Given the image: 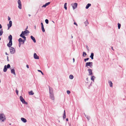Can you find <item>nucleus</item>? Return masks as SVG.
Returning <instances> with one entry per match:
<instances>
[{"instance_id":"2","label":"nucleus","mask_w":126,"mask_h":126,"mask_svg":"<svg viewBox=\"0 0 126 126\" xmlns=\"http://www.w3.org/2000/svg\"><path fill=\"white\" fill-rule=\"evenodd\" d=\"M0 119L2 122H4L6 119L5 116L4 114L0 113Z\"/></svg>"},{"instance_id":"42","label":"nucleus","mask_w":126,"mask_h":126,"mask_svg":"<svg viewBox=\"0 0 126 126\" xmlns=\"http://www.w3.org/2000/svg\"><path fill=\"white\" fill-rule=\"evenodd\" d=\"M21 44H22L21 43L19 42V47H20L21 45Z\"/></svg>"},{"instance_id":"33","label":"nucleus","mask_w":126,"mask_h":126,"mask_svg":"<svg viewBox=\"0 0 126 126\" xmlns=\"http://www.w3.org/2000/svg\"><path fill=\"white\" fill-rule=\"evenodd\" d=\"M121 24L120 23H118V28L119 29L121 27Z\"/></svg>"},{"instance_id":"11","label":"nucleus","mask_w":126,"mask_h":126,"mask_svg":"<svg viewBox=\"0 0 126 126\" xmlns=\"http://www.w3.org/2000/svg\"><path fill=\"white\" fill-rule=\"evenodd\" d=\"M88 71L89 75H92L93 74V73L92 72V71L91 69H89L88 70Z\"/></svg>"},{"instance_id":"20","label":"nucleus","mask_w":126,"mask_h":126,"mask_svg":"<svg viewBox=\"0 0 126 126\" xmlns=\"http://www.w3.org/2000/svg\"><path fill=\"white\" fill-rule=\"evenodd\" d=\"M91 5V4L90 3H88L85 7V8L86 9H88L90 7Z\"/></svg>"},{"instance_id":"25","label":"nucleus","mask_w":126,"mask_h":126,"mask_svg":"<svg viewBox=\"0 0 126 126\" xmlns=\"http://www.w3.org/2000/svg\"><path fill=\"white\" fill-rule=\"evenodd\" d=\"M29 93L30 95H33L34 94V93L32 91H31Z\"/></svg>"},{"instance_id":"46","label":"nucleus","mask_w":126,"mask_h":126,"mask_svg":"<svg viewBox=\"0 0 126 126\" xmlns=\"http://www.w3.org/2000/svg\"><path fill=\"white\" fill-rule=\"evenodd\" d=\"M7 60L8 61H9V59H8V57L7 56Z\"/></svg>"},{"instance_id":"6","label":"nucleus","mask_w":126,"mask_h":126,"mask_svg":"<svg viewBox=\"0 0 126 126\" xmlns=\"http://www.w3.org/2000/svg\"><path fill=\"white\" fill-rule=\"evenodd\" d=\"M20 99L21 102L25 104H27L28 103L27 102H26L24 99L23 98V97L21 96H20Z\"/></svg>"},{"instance_id":"16","label":"nucleus","mask_w":126,"mask_h":126,"mask_svg":"<svg viewBox=\"0 0 126 126\" xmlns=\"http://www.w3.org/2000/svg\"><path fill=\"white\" fill-rule=\"evenodd\" d=\"M21 121L25 123L27 122V120L25 118H21Z\"/></svg>"},{"instance_id":"52","label":"nucleus","mask_w":126,"mask_h":126,"mask_svg":"<svg viewBox=\"0 0 126 126\" xmlns=\"http://www.w3.org/2000/svg\"><path fill=\"white\" fill-rule=\"evenodd\" d=\"M34 28L35 29H36V26H34Z\"/></svg>"},{"instance_id":"45","label":"nucleus","mask_w":126,"mask_h":126,"mask_svg":"<svg viewBox=\"0 0 126 126\" xmlns=\"http://www.w3.org/2000/svg\"><path fill=\"white\" fill-rule=\"evenodd\" d=\"M11 18H10L9 17V16H8V20H10Z\"/></svg>"},{"instance_id":"28","label":"nucleus","mask_w":126,"mask_h":126,"mask_svg":"<svg viewBox=\"0 0 126 126\" xmlns=\"http://www.w3.org/2000/svg\"><path fill=\"white\" fill-rule=\"evenodd\" d=\"M74 78V76L72 75H70L69 76V78L71 79H72Z\"/></svg>"},{"instance_id":"41","label":"nucleus","mask_w":126,"mask_h":126,"mask_svg":"<svg viewBox=\"0 0 126 126\" xmlns=\"http://www.w3.org/2000/svg\"><path fill=\"white\" fill-rule=\"evenodd\" d=\"M86 48H87L88 51H89V47H88V46L87 45H86Z\"/></svg>"},{"instance_id":"18","label":"nucleus","mask_w":126,"mask_h":126,"mask_svg":"<svg viewBox=\"0 0 126 126\" xmlns=\"http://www.w3.org/2000/svg\"><path fill=\"white\" fill-rule=\"evenodd\" d=\"M31 38L32 40L34 43H35L36 42V41L34 37H33L32 36H31L30 37Z\"/></svg>"},{"instance_id":"4","label":"nucleus","mask_w":126,"mask_h":126,"mask_svg":"<svg viewBox=\"0 0 126 126\" xmlns=\"http://www.w3.org/2000/svg\"><path fill=\"white\" fill-rule=\"evenodd\" d=\"M93 63L92 62H89L86 63L85 64V67H87L89 66L90 68H92L93 66Z\"/></svg>"},{"instance_id":"14","label":"nucleus","mask_w":126,"mask_h":126,"mask_svg":"<svg viewBox=\"0 0 126 126\" xmlns=\"http://www.w3.org/2000/svg\"><path fill=\"white\" fill-rule=\"evenodd\" d=\"M41 25L42 30L43 32H44L45 31L44 28L43 24L42 22L41 23Z\"/></svg>"},{"instance_id":"49","label":"nucleus","mask_w":126,"mask_h":126,"mask_svg":"<svg viewBox=\"0 0 126 126\" xmlns=\"http://www.w3.org/2000/svg\"><path fill=\"white\" fill-rule=\"evenodd\" d=\"M5 54H6V55H8V54L6 52H5Z\"/></svg>"},{"instance_id":"17","label":"nucleus","mask_w":126,"mask_h":126,"mask_svg":"<svg viewBox=\"0 0 126 126\" xmlns=\"http://www.w3.org/2000/svg\"><path fill=\"white\" fill-rule=\"evenodd\" d=\"M11 72L12 74H13L14 75H16V74L15 72V70L14 69H11Z\"/></svg>"},{"instance_id":"44","label":"nucleus","mask_w":126,"mask_h":126,"mask_svg":"<svg viewBox=\"0 0 126 126\" xmlns=\"http://www.w3.org/2000/svg\"><path fill=\"white\" fill-rule=\"evenodd\" d=\"M26 67H27V68H29V65H28V64H27L26 65Z\"/></svg>"},{"instance_id":"7","label":"nucleus","mask_w":126,"mask_h":126,"mask_svg":"<svg viewBox=\"0 0 126 126\" xmlns=\"http://www.w3.org/2000/svg\"><path fill=\"white\" fill-rule=\"evenodd\" d=\"M71 5L72 6L74 10L77 8L78 5V4L77 3H75L74 4H71Z\"/></svg>"},{"instance_id":"27","label":"nucleus","mask_w":126,"mask_h":126,"mask_svg":"<svg viewBox=\"0 0 126 126\" xmlns=\"http://www.w3.org/2000/svg\"><path fill=\"white\" fill-rule=\"evenodd\" d=\"M66 118V115H65V111H64V113L63 116V119H64Z\"/></svg>"},{"instance_id":"3","label":"nucleus","mask_w":126,"mask_h":126,"mask_svg":"<svg viewBox=\"0 0 126 126\" xmlns=\"http://www.w3.org/2000/svg\"><path fill=\"white\" fill-rule=\"evenodd\" d=\"M10 67L11 66L9 64H8L7 66L6 65H5L3 69V71L4 72H6L7 70V68H10Z\"/></svg>"},{"instance_id":"39","label":"nucleus","mask_w":126,"mask_h":126,"mask_svg":"<svg viewBox=\"0 0 126 126\" xmlns=\"http://www.w3.org/2000/svg\"><path fill=\"white\" fill-rule=\"evenodd\" d=\"M16 93L17 95L18 94V91L17 90V89H16Z\"/></svg>"},{"instance_id":"12","label":"nucleus","mask_w":126,"mask_h":126,"mask_svg":"<svg viewBox=\"0 0 126 126\" xmlns=\"http://www.w3.org/2000/svg\"><path fill=\"white\" fill-rule=\"evenodd\" d=\"M12 45V41H9V43L7 44V46L9 47H11Z\"/></svg>"},{"instance_id":"37","label":"nucleus","mask_w":126,"mask_h":126,"mask_svg":"<svg viewBox=\"0 0 126 126\" xmlns=\"http://www.w3.org/2000/svg\"><path fill=\"white\" fill-rule=\"evenodd\" d=\"M85 117H86V118L88 120H89L90 119V118L88 116H86L85 115Z\"/></svg>"},{"instance_id":"5","label":"nucleus","mask_w":126,"mask_h":126,"mask_svg":"<svg viewBox=\"0 0 126 126\" xmlns=\"http://www.w3.org/2000/svg\"><path fill=\"white\" fill-rule=\"evenodd\" d=\"M10 50L11 53L12 54H13L15 52V49L12 47H10Z\"/></svg>"},{"instance_id":"36","label":"nucleus","mask_w":126,"mask_h":126,"mask_svg":"<svg viewBox=\"0 0 126 126\" xmlns=\"http://www.w3.org/2000/svg\"><path fill=\"white\" fill-rule=\"evenodd\" d=\"M89 58H87L85 59H84V62H86V61L88 60H89Z\"/></svg>"},{"instance_id":"58","label":"nucleus","mask_w":126,"mask_h":126,"mask_svg":"<svg viewBox=\"0 0 126 126\" xmlns=\"http://www.w3.org/2000/svg\"><path fill=\"white\" fill-rule=\"evenodd\" d=\"M1 39V38H0V40Z\"/></svg>"},{"instance_id":"9","label":"nucleus","mask_w":126,"mask_h":126,"mask_svg":"<svg viewBox=\"0 0 126 126\" xmlns=\"http://www.w3.org/2000/svg\"><path fill=\"white\" fill-rule=\"evenodd\" d=\"M29 31L28 30H26L24 31H22L21 34H22V35H26L27 33H29Z\"/></svg>"},{"instance_id":"29","label":"nucleus","mask_w":126,"mask_h":126,"mask_svg":"<svg viewBox=\"0 0 126 126\" xmlns=\"http://www.w3.org/2000/svg\"><path fill=\"white\" fill-rule=\"evenodd\" d=\"M67 4V3H64V8L66 10L67 9V7H66Z\"/></svg>"},{"instance_id":"53","label":"nucleus","mask_w":126,"mask_h":126,"mask_svg":"<svg viewBox=\"0 0 126 126\" xmlns=\"http://www.w3.org/2000/svg\"><path fill=\"white\" fill-rule=\"evenodd\" d=\"M28 15H29V16H31V15H30V14H29Z\"/></svg>"},{"instance_id":"40","label":"nucleus","mask_w":126,"mask_h":126,"mask_svg":"<svg viewBox=\"0 0 126 126\" xmlns=\"http://www.w3.org/2000/svg\"><path fill=\"white\" fill-rule=\"evenodd\" d=\"M26 40H23V41H22V44H24V43L26 41Z\"/></svg>"},{"instance_id":"21","label":"nucleus","mask_w":126,"mask_h":126,"mask_svg":"<svg viewBox=\"0 0 126 126\" xmlns=\"http://www.w3.org/2000/svg\"><path fill=\"white\" fill-rule=\"evenodd\" d=\"M94 56V54L93 53H91V55L90 56V57L91 58L92 60L93 59V57Z\"/></svg>"},{"instance_id":"51","label":"nucleus","mask_w":126,"mask_h":126,"mask_svg":"<svg viewBox=\"0 0 126 126\" xmlns=\"http://www.w3.org/2000/svg\"><path fill=\"white\" fill-rule=\"evenodd\" d=\"M91 83H90V85L89 86V87L90 86H91Z\"/></svg>"},{"instance_id":"34","label":"nucleus","mask_w":126,"mask_h":126,"mask_svg":"<svg viewBox=\"0 0 126 126\" xmlns=\"http://www.w3.org/2000/svg\"><path fill=\"white\" fill-rule=\"evenodd\" d=\"M45 22L47 24L48 23V20L47 19H46L45 20Z\"/></svg>"},{"instance_id":"57","label":"nucleus","mask_w":126,"mask_h":126,"mask_svg":"<svg viewBox=\"0 0 126 126\" xmlns=\"http://www.w3.org/2000/svg\"><path fill=\"white\" fill-rule=\"evenodd\" d=\"M71 37H72V38H73V36H72Z\"/></svg>"},{"instance_id":"23","label":"nucleus","mask_w":126,"mask_h":126,"mask_svg":"<svg viewBox=\"0 0 126 126\" xmlns=\"http://www.w3.org/2000/svg\"><path fill=\"white\" fill-rule=\"evenodd\" d=\"M109 84L110 87H112L113 84L112 82L111 81H109Z\"/></svg>"},{"instance_id":"48","label":"nucleus","mask_w":126,"mask_h":126,"mask_svg":"<svg viewBox=\"0 0 126 126\" xmlns=\"http://www.w3.org/2000/svg\"><path fill=\"white\" fill-rule=\"evenodd\" d=\"M73 62L74 63L75 62V59L74 58L73 59Z\"/></svg>"},{"instance_id":"56","label":"nucleus","mask_w":126,"mask_h":126,"mask_svg":"<svg viewBox=\"0 0 126 126\" xmlns=\"http://www.w3.org/2000/svg\"><path fill=\"white\" fill-rule=\"evenodd\" d=\"M52 22H53L54 23V22L53 21H52Z\"/></svg>"},{"instance_id":"10","label":"nucleus","mask_w":126,"mask_h":126,"mask_svg":"<svg viewBox=\"0 0 126 126\" xmlns=\"http://www.w3.org/2000/svg\"><path fill=\"white\" fill-rule=\"evenodd\" d=\"M12 25V22L10 20L9 21V24H7L8 27V30H9L10 28Z\"/></svg>"},{"instance_id":"22","label":"nucleus","mask_w":126,"mask_h":126,"mask_svg":"<svg viewBox=\"0 0 126 126\" xmlns=\"http://www.w3.org/2000/svg\"><path fill=\"white\" fill-rule=\"evenodd\" d=\"M20 37L24 39L23 40H26V37L25 36L23 35H22V34H20Z\"/></svg>"},{"instance_id":"26","label":"nucleus","mask_w":126,"mask_h":126,"mask_svg":"<svg viewBox=\"0 0 126 126\" xmlns=\"http://www.w3.org/2000/svg\"><path fill=\"white\" fill-rule=\"evenodd\" d=\"M3 31L2 29L0 30V35L1 36L2 35L3 33Z\"/></svg>"},{"instance_id":"54","label":"nucleus","mask_w":126,"mask_h":126,"mask_svg":"<svg viewBox=\"0 0 126 126\" xmlns=\"http://www.w3.org/2000/svg\"><path fill=\"white\" fill-rule=\"evenodd\" d=\"M111 49L112 50H113V47H111Z\"/></svg>"},{"instance_id":"1","label":"nucleus","mask_w":126,"mask_h":126,"mask_svg":"<svg viewBox=\"0 0 126 126\" xmlns=\"http://www.w3.org/2000/svg\"><path fill=\"white\" fill-rule=\"evenodd\" d=\"M49 89V93L50 94V98L52 100L54 99V95L53 89L50 86H48Z\"/></svg>"},{"instance_id":"38","label":"nucleus","mask_w":126,"mask_h":126,"mask_svg":"<svg viewBox=\"0 0 126 126\" xmlns=\"http://www.w3.org/2000/svg\"><path fill=\"white\" fill-rule=\"evenodd\" d=\"M67 93L68 94H69L70 93V92L69 90H67Z\"/></svg>"},{"instance_id":"50","label":"nucleus","mask_w":126,"mask_h":126,"mask_svg":"<svg viewBox=\"0 0 126 126\" xmlns=\"http://www.w3.org/2000/svg\"><path fill=\"white\" fill-rule=\"evenodd\" d=\"M66 121H68V118H66Z\"/></svg>"},{"instance_id":"15","label":"nucleus","mask_w":126,"mask_h":126,"mask_svg":"<svg viewBox=\"0 0 126 126\" xmlns=\"http://www.w3.org/2000/svg\"><path fill=\"white\" fill-rule=\"evenodd\" d=\"M50 3V2H48L47 3H46L45 4L43 5L42 6V7H46Z\"/></svg>"},{"instance_id":"47","label":"nucleus","mask_w":126,"mask_h":126,"mask_svg":"<svg viewBox=\"0 0 126 126\" xmlns=\"http://www.w3.org/2000/svg\"><path fill=\"white\" fill-rule=\"evenodd\" d=\"M2 28V26H1V25L0 24V29H1Z\"/></svg>"},{"instance_id":"30","label":"nucleus","mask_w":126,"mask_h":126,"mask_svg":"<svg viewBox=\"0 0 126 126\" xmlns=\"http://www.w3.org/2000/svg\"><path fill=\"white\" fill-rule=\"evenodd\" d=\"M84 23L85 24L86 26H87V25L88 24H89V23H88L87 20L86 21H85L84 22Z\"/></svg>"},{"instance_id":"35","label":"nucleus","mask_w":126,"mask_h":126,"mask_svg":"<svg viewBox=\"0 0 126 126\" xmlns=\"http://www.w3.org/2000/svg\"><path fill=\"white\" fill-rule=\"evenodd\" d=\"M37 71H38L39 72H40V73H41L43 75H44V73H43V72L40 70H37Z\"/></svg>"},{"instance_id":"13","label":"nucleus","mask_w":126,"mask_h":126,"mask_svg":"<svg viewBox=\"0 0 126 126\" xmlns=\"http://www.w3.org/2000/svg\"><path fill=\"white\" fill-rule=\"evenodd\" d=\"M34 57L35 59H39V57L37 55L36 53H34Z\"/></svg>"},{"instance_id":"31","label":"nucleus","mask_w":126,"mask_h":126,"mask_svg":"<svg viewBox=\"0 0 126 126\" xmlns=\"http://www.w3.org/2000/svg\"><path fill=\"white\" fill-rule=\"evenodd\" d=\"M23 41V39L21 38H20L18 40V41L19 43L22 42Z\"/></svg>"},{"instance_id":"24","label":"nucleus","mask_w":126,"mask_h":126,"mask_svg":"<svg viewBox=\"0 0 126 126\" xmlns=\"http://www.w3.org/2000/svg\"><path fill=\"white\" fill-rule=\"evenodd\" d=\"M95 78V77L94 76H92L91 77V80H93V82H94V79Z\"/></svg>"},{"instance_id":"8","label":"nucleus","mask_w":126,"mask_h":126,"mask_svg":"<svg viewBox=\"0 0 126 126\" xmlns=\"http://www.w3.org/2000/svg\"><path fill=\"white\" fill-rule=\"evenodd\" d=\"M18 4V7L20 9H21L22 8V4L20 0H18L17 1Z\"/></svg>"},{"instance_id":"43","label":"nucleus","mask_w":126,"mask_h":126,"mask_svg":"<svg viewBox=\"0 0 126 126\" xmlns=\"http://www.w3.org/2000/svg\"><path fill=\"white\" fill-rule=\"evenodd\" d=\"M74 24L75 25H76V26H78V25H77V23L75 22H74Z\"/></svg>"},{"instance_id":"55","label":"nucleus","mask_w":126,"mask_h":126,"mask_svg":"<svg viewBox=\"0 0 126 126\" xmlns=\"http://www.w3.org/2000/svg\"><path fill=\"white\" fill-rule=\"evenodd\" d=\"M88 78H86V80H88Z\"/></svg>"},{"instance_id":"32","label":"nucleus","mask_w":126,"mask_h":126,"mask_svg":"<svg viewBox=\"0 0 126 126\" xmlns=\"http://www.w3.org/2000/svg\"><path fill=\"white\" fill-rule=\"evenodd\" d=\"M87 55L86 53L85 52H83V56L84 57H85Z\"/></svg>"},{"instance_id":"19","label":"nucleus","mask_w":126,"mask_h":126,"mask_svg":"<svg viewBox=\"0 0 126 126\" xmlns=\"http://www.w3.org/2000/svg\"><path fill=\"white\" fill-rule=\"evenodd\" d=\"M12 36L11 35H10L8 36V39L9 41H12Z\"/></svg>"}]
</instances>
